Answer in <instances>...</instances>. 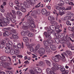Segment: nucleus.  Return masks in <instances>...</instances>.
I'll return each mask as SVG.
<instances>
[{
	"label": "nucleus",
	"instance_id": "1",
	"mask_svg": "<svg viewBox=\"0 0 74 74\" xmlns=\"http://www.w3.org/2000/svg\"><path fill=\"white\" fill-rule=\"evenodd\" d=\"M55 27L53 25H50L49 27H45V29L48 31L49 34H51V33H53L54 32V31Z\"/></svg>",
	"mask_w": 74,
	"mask_h": 74
},
{
	"label": "nucleus",
	"instance_id": "2",
	"mask_svg": "<svg viewBox=\"0 0 74 74\" xmlns=\"http://www.w3.org/2000/svg\"><path fill=\"white\" fill-rule=\"evenodd\" d=\"M41 13L43 15H45L46 16H48L51 14V12L49 11H47L45 9H43L42 10Z\"/></svg>",
	"mask_w": 74,
	"mask_h": 74
},
{
	"label": "nucleus",
	"instance_id": "3",
	"mask_svg": "<svg viewBox=\"0 0 74 74\" xmlns=\"http://www.w3.org/2000/svg\"><path fill=\"white\" fill-rule=\"evenodd\" d=\"M38 52L40 55H44L45 53V49L44 48H40L38 50Z\"/></svg>",
	"mask_w": 74,
	"mask_h": 74
},
{
	"label": "nucleus",
	"instance_id": "4",
	"mask_svg": "<svg viewBox=\"0 0 74 74\" xmlns=\"http://www.w3.org/2000/svg\"><path fill=\"white\" fill-rule=\"evenodd\" d=\"M64 40L66 41V40H70L72 42H74V40H73V38H70V37L69 36L68 34H66V36L64 37Z\"/></svg>",
	"mask_w": 74,
	"mask_h": 74
},
{
	"label": "nucleus",
	"instance_id": "5",
	"mask_svg": "<svg viewBox=\"0 0 74 74\" xmlns=\"http://www.w3.org/2000/svg\"><path fill=\"white\" fill-rule=\"evenodd\" d=\"M35 7L36 8H39V7L42 8V7H44V4H41V2H40L35 6Z\"/></svg>",
	"mask_w": 74,
	"mask_h": 74
},
{
	"label": "nucleus",
	"instance_id": "6",
	"mask_svg": "<svg viewBox=\"0 0 74 74\" xmlns=\"http://www.w3.org/2000/svg\"><path fill=\"white\" fill-rule=\"evenodd\" d=\"M23 3L25 5V8H30V4L28 3L27 2L24 1Z\"/></svg>",
	"mask_w": 74,
	"mask_h": 74
},
{
	"label": "nucleus",
	"instance_id": "7",
	"mask_svg": "<svg viewBox=\"0 0 74 74\" xmlns=\"http://www.w3.org/2000/svg\"><path fill=\"white\" fill-rule=\"evenodd\" d=\"M12 42L11 41H8V43L6 44V46H7V47H10L11 48H12Z\"/></svg>",
	"mask_w": 74,
	"mask_h": 74
},
{
	"label": "nucleus",
	"instance_id": "8",
	"mask_svg": "<svg viewBox=\"0 0 74 74\" xmlns=\"http://www.w3.org/2000/svg\"><path fill=\"white\" fill-rule=\"evenodd\" d=\"M59 14L61 16L63 15V14H65V12L63 11V10L62 9H60L59 10Z\"/></svg>",
	"mask_w": 74,
	"mask_h": 74
},
{
	"label": "nucleus",
	"instance_id": "9",
	"mask_svg": "<svg viewBox=\"0 0 74 74\" xmlns=\"http://www.w3.org/2000/svg\"><path fill=\"white\" fill-rule=\"evenodd\" d=\"M55 30L56 32H58V33H60V32L62 31V29H59V26H56L55 28Z\"/></svg>",
	"mask_w": 74,
	"mask_h": 74
},
{
	"label": "nucleus",
	"instance_id": "10",
	"mask_svg": "<svg viewBox=\"0 0 74 74\" xmlns=\"http://www.w3.org/2000/svg\"><path fill=\"white\" fill-rule=\"evenodd\" d=\"M22 45H21V44L20 43H18L17 45V46L18 48H19V49H21V48H22V49H23V48H24V46H23V42H22Z\"/></svg>",
	"mask_w": 74,
	"mask_h": 74
},
{
	"label": "nucleus",
	"instance_id": "11",
	"mask_svg": "<svg viewBox=\"0 0 74 74\" xmlns=\"http://www.w3.org/2000/svg\"><path fill=\"white\" fill-rule=\"evenodd\" d=\"M1 60L2 61H7L8 60V58L5 56H3L1 57Z\"/></svg>",
	"mask_w": 74,
	"mask_h": 74
},
{
	"label": "nucleus",
	"instance_id": "12",
	"mask_svg": "<svg viewBox=\"0 0 74 74\" xmlns=\"http://www.w3.org/2000/svg\"><path fill=\"white\" fill-rule=\"evenodd\" d=\"M5 29L8 30V31H10V32H12L14 29L12 27H8V28H5L3 29V30Z\"/></svg>",
	"mask_w": 74,
	"mask_h": 74
},
{
	"label": "nucleus",
	"instance_id": "13",
	"mask_svg": "<svg viewBox=\"0 0 74 74\" xmlns=\"http://www.w3.org/2000/svg\"><path fill=\"white\" fill-rule=\"evenodd\" d=\"M30 5L31 6H34L36 4V1L34 0H30Z\"/></svg>",
	"mask_w": 74,
	"mask_h": 74
},
{
	"label": "nucleus",
	"instance_id": "14",
	"mask_svg": "<svg viewBox=\"0 0 74 74\" xmlns=\"http://www.w3.org/2000/svg\"><path fill=\"white\" fill-rule=\"evenodd\" d=\"M47 41L49 44V45H52V44H53V41L50 39H47Z\"/></svg>",
	"mask_w": 74,
	"mask_h": 74
},
{
	"label": "nucleus",
	"instance_id": "15",
	"mask_svg": "<svg viewBox=\"0 0 74 74\" xmlns=\"http://www.w3.org/2000/svg\"><path fill=\"white\" fill-rule=\"evenodd\" d=\"M50 47L52 51H55V50L56 49V47L55 45H51L50 46Z\"/></svg>",
	"mask_w": 74,
	"mask_h": 74
},
{
	"label": "nucleus",
	"instance_id": "16",
	"mask_svg": "<svg viewBox=\"0 0 74 74\" xmlns=\"http://www.w3.org/2000/svg\"><path fill=\"white\" fill-rule=\"evenodd\" d=\"M43 44L45 45L44 47H48V46H49V45L48 43V42L47 41V40L44 41L43 42Z\"/></svg>",
	"mask_w": 74,
	"mask_h": 74
},
{
	"label": "nucleus",
	"instance_id": "17",
	"mask_svg": "<svg viewBox=\"0 0 74 74\" xmlns=\"http://www.w3.org/2000/svg\"><path fill=\"white\" fill-rule=\"evenodd\" d=\"M7 23L6 22H3L2 23H0V27H3L7 26Z\"/></svg>",
	"mask_w": 74,
	"mask_h": 74
},
{
	"label": "nucleus",
	"instance_id": "18",
	"mask_svg": "<svg viewBox=\"0 0 74 74\" xmlns=\"http://www.w3.org/2000/svg\"><path fill=\"white\" fill-rule=\"evenodd\" d=\"M34 70L35 71H38L39 73H41L42 71L41 69L39 68H35Z\"/></svg>",
	"mask_w": 74,
	"mask_h": 74
},
{
	"label": "nucleus",
	"instance_id": "19",
	"mask_svg": "<svg viewBox=\"0 0 74 74\" xmlns=\"http://www.w3.org/2000/svg\"><path fill=\"white\" fill-rule=\"evenodd\" d=\"M10 34V32L8 31H5L3 33V36L4 37H6L7 36H8Z\"/></svg>",
	"mask_w": 74,
	"mask_h": 74
},
{
	"label": "nucleus",
	"instance_id": "20",
	"mask_svg": "<svg viewBox=\"0 0 74 74\" xmlns=\"http://www.w3.org/2000/svg\"><path fill=\"white\" fill-rule=\"evenodd\" d=\"M11 47H8L7 49H6L5 51V52L7 53H10L11 52V49H10Z\"/></svg>",
	"mask_w": 74,
	"mask_h": 74
},
{
	"label": "nucleus",
	"instance_id": "21",
	"mask_svg": "<svg viewBox=\"0 0 74 74\" xmlns=\"http://www.w3.org/2000/svg\"><path fill=\"white\" fill-rule=\"evenodd\" d=\"M3 22H5L7 23H10V21H8L7 19L5 17H2Z\"/></svg>",
	"mask_w": 74,
	"mask_h": 74
},
{
	"label": "nucleus",
	"instance_id": "22",
	"mask_svg": "<svg viewBox=\"0 0 74 74\" xmlns=\"http://www.w3.org/2000/svg\"><path fill=\"white\" fill-rule=\"evenodd\" d=\"M53 57H54V58L58 59H62V57L59 55H56Z\"/></svg>",
	"mask_w": 74,
	"mask_h": 74
},
{
	"label": "nucleus",
	"instance_id": "23",
	"mask_svg": "<svg viewBox=\"0 0 74 74\" xmlns=\"http://www.w3.org/2000/svg\"><path fill=\"white\" fill-rule=\"evenodd\" d=\"M29 25L32 28H35L36 27V25H34V22L33 21L31 23L29 24Z\"/></svg>",
	"mask_w": 74,
	"mask_h": 74
},
{
	"label": "nucleus",
	"instance_id": "24",
	"mask_svg": "<svg viewBox=\"0 0 74 74\" xmlns=\"http://www.w3.org/2000/svg\"><path fill=\"white\" fill-rule=\"evenodd\" d=\"M52 59L53 60H54L55 62H59V59L57 58H55V57H52Z\"/></svg>",
	"mask_w": 74,
	"mask_h": 74
},
{
	"label": "nucleus",
	"instance_id": "25",
	"mask_svg": "<svg viewBox=\"0 0 74 74\" xmlns=\"http://www.w3.org/2000/svg\"><path fill=\"white\" fill-rule=\"evenodd\" d=\"M23 39L24 42H26L29 41L28 38L26 37H23Z\"/></svg>",
	"mask_w": 74,
	"mask_h": 74
},
{
	"label": "nucleus",
	"instance_id": "26",
	"mask_svg": "<svg viewBox=\"0 0 74 74\" xmlns=\"http://www.w3.org/2000/svg\"><path fill=\"white\" fill-rule=\"evenodd\" d=\"M48 19L49 21H52L55 20V18L51 16H49Z\"/></svg>",
	"mask_w": 74,
	"mask_h": 74
},
{
	"label": "nucleus",
	"instance_id": "27",
	"mask_svg": "<svg viewBox=\"0 0 74 74\" xmlns=\"http://www.w3.org/2000/svg\"><path fill=\"white\" fill-rule=\"evenodd\" d=\"M45 50L47 52L49 53L50 52V50H49V48L48 47H45Z\"/></svg>",
	"mask_w": 74,
	"mask_h": 74
},
{
	"label": "nucleus",
	"instance_id": "28",
	"mask_svg": "<svg viewBox=\"0 0 74 74\" xmlns=\"http://www.w3.org/2000/svg\"><path fill=\"white\" fill-rule=\"evenodd\" d=\"M47 34V35H46V36H45V38H47L48 39H51V38H51V35H50V34Z\"/></svg>",
	"mask_w": 74,
	"mask_h": 74
},
{
	"label": "nucleus",
	"instance_id": "29",
	"mask_svg": "<svg viewBox=\"0 0 74 74\" xmlns=\"http://www.w3.org/2000/svg\"><path fill=\"white\" fill-rule=\"evenodd\" d=\"M50 23L51 25H57V23L56 22L52 20L50 21Z\"/></svg>",
	"mask_w": 74,
	"mask_h": 74
},
{
	"label": "nucleus",
	"instance_id": "30",
	"mask_svg": "<svg viewBox=\"0 0 74 74\" xmlns=\"http://www.w3.org/2000/svg\"><path fill=\"white\" fill-rule=\"evenodd\" d=\"M37 15V12L35 10H34L31 13L32 16H36Z\"/></svg>",
	"mask_w": 74,
	"mask_h": 74
},
{
	"label": "nucleus",
	"instance_id": "31",
	"mask_svg": "<svg viewBox=\"0 0 74 74\" xmlns=\"http://www.w3.org/2000/svg\"><path fill=\"white\" fill-rule=\"evenodd\" d=\"M71 18V17L70 16H66L65 17L64 19L66 21H68V20H70Z\"/></svg>",
	"mask_w": 74,
	"mask_h": 74
},
{
	"label": "nucleus",
	"instance_id": "32",
	"mask_svg": "<svg viewBox=\"0 0 74 74\" xmlns=\"http://www.w3.org/2000/svg\"><path fill=\"white\" fill-rule=\"evenodd\" d=\"M38 64L40 66L43 67L44 66V62L42 61H40L38 63Z\"/></svg>",
	"mask_w": 74,
	"mask_h": 74
},
{
	"label": "nucleus",
	"instance_id": "33",
	"mask_svg": "<svg viewBox=\"0 0 74 74\" xmlns=\"http://www.w3.org/2000/svg\"><path fill=\"white\" fill-rule=\"evenodd\" d=\"M16 14L19 16H21L22 15V13L21 12L19 11H17Z\"/></svg>",
	"mask_w": 74,
	"mask_h": 74
},
{
	"label": "nucleus",
	"instance_id": "34",
	"mask_svg": "<svg viewBox=\"0 0 74 74\" xmlns=\"http://www.w3.org/2000/svg\"><path fill=\"white\" fill-rule=\"evenodd\" d=\"M13 37V38L14 40H17V39H18V36H17V35H13L12 36Z\"/></svg>",
	"mask_w": 74,
	"mask_h": 74
},
{
	"label": "nucleus",
	"instance_id": "35",
	"mask_svg": "<svg viewBox=\"0 0 74 74\" xmlns=\"http://www.w3.org/2000/svg\"><path fill=\"white\" fill-rule=\"evenodd\" d=\"M15 50L14 49H12L11 50L10 53L11 55H13L15 54Z\"/></svg>",
	"mask_w": 74,
	"mask_h": 74
},
{
	"label": "nucleus",
	"instance_id": "36",
	"mask_svg": "<svg viewBox=\"0 0 74 74\" xmlns=\"http://www.w3.org/2000/svg\"><path fill=\"white\" fill-rule=\"evenodd\" d=\"M20 10L23 12H25L26 11V8L25 7L23 8H21Z\"/></svg>",
	"mask_w": 74,
	"mask_h": 74
},
{
	"label": "nucleus",
	"instance_id": "37",
	"mask_svg": "<svg viewBox=\"0 0 74 74\" xmlns=\"http://www.w3.org/2000/svg\"><path fill=\"white\" fill-rule=\"evenodd\" d=\"M19 54V51L18 50H15V52L14 53V55H18Z\"/></svg>",
	"mask_w": 74,
	"mask_h": 74
},
{
	"label": "nucleus",
	"instance_id": "38",
	"mask_svg": "<svg viewBox=\"0 0 74 74\" xmlns=\"http://www.w3.org/2000/svg\"><path fill=\"white\" fill-rule=\"evenodd\" d=\"M27 23L28 25V24L31 23L33 22V20H27Z\"/></svg>",
	"mask_w": 74,
	"mask_h": 74
},
{
	"label": "nucleus",
	"instance_id": "39",
	"mask_svg": "<svg viewBox=\"0 0 74 74\" xmlns=\"http://www.w3.org/2000/svg\"><path fill=\"white\" fill-rule=\"evenodd\" d=\"M62 68V66L60 65H57V68H56V70H57L59 69L60 70Z\"/></svg>",
	"mask_w": 74,
	"mask_h": 74
},
{
	"label": "nucleus",
	"instance_id": "40",
	"mask_svg": "<svg viewBox=\"0 0 74 74\" xmlns=\"http://www.w3.org/2000/svg\"><path fill=\"white\" fill-rule=\"evenodd\" d=\"M21 34L23 36H25L26 35V32H24V31H22L21 32Z\"/></svg>",
	"mask_w": 74,
	"mask_h": 74
},
{
	"label": "nucleus",
	"instance_id": "41",
	"mask_svg": "<svg viewBox=\"0 0 74 74\" xmlns=\"http://www.w3.org/2000/svg\"><path fill=\"white\" fill-rule=\"evenodd\" d=\"M67 13L68 15L71 16H73L74 15V14L71 13V12L68 11L67 12Z\"/></svg>",
	"mask_w": 74,
	"mask_h": 74
},
{
	"label": "nucleus",
	"instance_id": "42",
	"mask_svg": "<svg viewBox=\"0 0 74 74\" xmlns=\"http://www.w3.org/2000/svg\"><path fill=\"white\" fill-rule=\"evenodd\" d=\"M6 43V41L5 40H1V44L5 45V44Z\"/></svg>",
	"mask_w": 74,
	"mask_h": 74
},
{
	"label": "nucleus",
	"instance_id": "43",
	"mask_svg": "<svg viewBox=\"0 0 74 74\" xmlns=\"http://www.w3.org/2000/svg\"><path fill=\"white\" fill-rule=\"evenodd\" d=\"M46 71H47V74H49L50 73V74H51V70H50V69L49 68L47 69L46 70Z\"/></svg>",
	"mask_w": 74,
	"mask_h": 74
},
{
	"label": "nucleus",
	"instance_id": "44",
	"mask_svg": "<svg viewBox=\"0 0 74 74\" xmlns=\"http://www.w3.org/2000/svg\"><path fill=\"white\" fill-rule=\"evenodd\" d=\"M55 41L57 44H59V39L58 38H55Z\"/></svg>",
	"mask_w": 74,
	"mask_h": 74
},
{
	"label": "nucleus",
	"instance_id": "45",
	"mask_svg": "<svg viewBox=\"0 0 74 74\" xmlns=\"http://www.w3.org/2000/svg\"><path fill=\"white\" fill-rule=\"evenodd\" d=\"M68 73H69V71L67 70H65L64 71L62 72V74H67Z\"/></svg>",
	"mask_w": 74,
	"mask_h": 74
},
{
	"label": "nucleus",
	"instance_id": "46",
	"mask_svg": "<svg viewBox=\"0 0 74 74\" xmlns=\"http://www.w3.org/2000/svg\"><path fill=\"white\" fill-rule=\"evenodd\" d=\"M3 68H7V69L8 70H12V68L11 67H8L6 66H3Z\"/></svg>",
	"mask_w": 74,
	"mask_h": 74
},
{
	"label": "nucleus",
	"instance_id": "47",
	"mask_svg": "<svg viewBox=\"0 0 74 74\" xmlns=\"http://www.w3.org/2000/svg\"><path fill=\"white\" fill-rule=\"evenodd\" d=\"M72 7L71 6H68L67 8L65 9V10H66L67 11L68 10H71Z\"/></svg>",
	"mask_w": 74,
	"mask_h": 74
},
{
	"label": "nucleus",
	"instance_id": "48",
	"mask_svg": "<svg viewBox=\"0 0 74 74\" xmlns=\"http://www.w3.org/2000/svg\"><path fill=\"white\" fill-rule=\"evenodd\" d=\"M9 4L10 5V7H12L13 5H14V3H12V2L11 1L9 2Z\"/></svg>",
	"mask_w": 74,
	"mask_h": 74
},
{
	"label": "nucleus",
	"instance_id": "49",
	"mask_svg": "<svg viewBox=\"0 0 74 74\" xmlns=\"http://www.w3.org/2000/svg\"><path fill=\"white\" fill-rule=\"evenodd\" d=\"M27 20H33V18L29 16H28L27 17Z\"/></svg>",
	"mask_w": 74,
	"mask_h": 74
},
{
	"label": "nucleus",
	"instance_id": "50",
	"mask_svg": "<svg viewBox=\"0 0 74 74\" xmlns=\"http://www.w3.org/2000/svg\"><path fill=\"white\" fill-rule=\"evenodd\" d=\"M13 47L14 48V49H15L16 50H18V47L17 46L13 45Z\"/></svg>",
	"mask_w": 74,
	"mask_h": 74
},
{
	"label": "nucleus",
	"instance_id": "51",
	"mask_svg": "<svg viewBox=\"0 0 74 74\" xmlns=\"http://www.w3.org/2000/svg\"><path fill=\"white\" fill-rule=\"evenodd\" d=\"M66 52L67 53L68 55L69 56H71L72 55V53L71 52H69L68 51H66Z\"/></svg>",
	"mask_w": 74,
	"mask_h": 74
},
{
	"label": "nucleus",
	"instance_id": "52",
	"mask_svg": "<svg viewBox=\"0 0 74 74\" xmlns=\"http://www.w3.org/2000/svg\"><path fill=\"white\" fill-rule=\"evenodd\" d=\"M12 32L13 33L14 35H18V33H17V32H16L15 30H13Z\"/></svg>",
	"mask_w": 74,
	"mask_h": 74
},
{
	"label": "nucleus",
	"instance_id": "53",
	"mask_svg": "<svg viewBox=\"0 0 74 74\" xmlns=\"http://www.w3.org/2000/svg\"><path fill=\"white\" fill-rule=\"evenodd\" d=\"M29 37H33L34 36V34L32 33H29L28 34Z\"/></svg>",
	"mask_w": 74,
	"mask_h": 74
},
{
	"label": "nucleus",
	"instance_id": "54",
	"mask_svg": "<svg viewBox=\"0 0 74 74\" xmlns=\"http://www.w3.org/2000/svg\"><path fill=\"white\" fill-rule=\"evenodd\" d=\"M66 24L68 26H71V24L70 22V21H67L66 22Z\"/></svg>",
	"mask_w": 74,
	"mask_h": 74
},
{
	"label": "nucleus",
	"instance_id": "55",
	"mask_svg": "<svg viewBox=\"0 0 74 74\" xmlns=\"http://www.w3.org/2000/svg\"><path fill=\"white\" fill-rule=\"evenodd\" d=\"M53 66L54 67L55 69L56 70V68H57V65H56V64L55 63H53Z\"/></svg>",
	"mask_w": 74,
	"mask_h": 74
},
{
	"label": "nucleus",
	"instance_id": "56",
	"mask_svg": "<svg viewBox=\"0 0 74 74\" xmlns=\"http://www.w3.org/2000/svg\"><path fill=\"white\" fill-rule=\"evenodd\" d=\"M56 10H61V7H59L58 6H56Z\"/></svg>",
	"mask_w": 74,
	"mask_h": 74
},
{
	"label": "nucleus",
	"instance_id": "57",
	"mask_svg": "<svg viewBox=\"0 0 74 74\" xmlns=\"http://www.w3.org/2000/svg\"><path fill=\"white\" fill-rule=\"evenodd\" d=\"M29 72L31 74H36L34 72V71L32 70H29Z\"/></svg>",
	"mask_w": 74,
	"mask_h": 74
},
{
	"label": "nucleus",
	"instance_id": "58",
	"mask_svg": "<svg viewBox=\"0 0 74 74\" xmlns=\"http://www.w3.org/2000/svg\"><path fill=\"white\" fill-rule=\"evenodd\" d=\"M60 3L62 5H63V4H64V2L63 0H60Z\"/></svg>",
	"mask_w": 74,
	"mask_h": 74
},
{
	"label": "nucleus",
	"instance_id": "59",
	"mask_svg": "<svg viewBox=\"0 0 74 74\" xmlns=\"http://www.w3.org/2000/svg\"><path fill=\"white\" fill-rule=\"evenodd\" d=\"M72 46L73 45H72V44L70 43H69L68 45V48H71L72 47Z\"/></svg>",
	"mask_w": 74,
	"mask_h": 74
},
{
	"label": "nucleus",
	"instance_id": "60",
	"mask_svg": "<svg viewBox=\"0 0 74 74\" xmlns=\"http://www.w3.org/2000/svg\"><path fill=\"white\" fill-rule=\"evenodd\" d=\"M5 46V45H3V44H1L0 45V48H4V47Z\"/></svg>",
	"mask_w": 74,
	"mask_h": 74
},
{
	"label": "nucleus",
	"instance_id": "61",
	"mask_svg": "<svg viewBox=\"0 0 74 74\" xmlns=\"http://www.w3.org/2000/svg\"><path fill=\"white\" fill-rule=\"evenodd\" d=\"M11 21L13 23H15V22H16V21H15V20L14 19V18H11Z\"/></svg>",
	"mask_w": 74,
	"mask_h": 74
},
{
	"label": "nucleus",
	"instance_id": "62",
	"mask_svg": "<svg viewBox=\"0 0 74 74\" xmlns=\"http://www.w3.org/2000/svg\"><path fill=\"white\" fill-rule=\"evenodd\" d=\"M27 23L25 22H24L23 23V26L24 27L26 26L27 25Z\"/></svg>",
	"mask_w": 74,
	"mask_h": 74
},
{
	"label": "nucleus",
	"instance_id": "63",
	"mask_svg": "<svg viewBox=\"0 0 74 74\" xmlns=\"http://www.w3.org/2000/svg\"><path fill=\"white\" fill-rule=\"evenodd\" d=\"M59 33L60 32H57V33L55 34V36L56 37H59Z\"/></svg>",
	"mask_w": 74,
	"mask_h": 74
},
{
	"label": "nucleus",
	"instance_id": "64",
	"mask_svg": "<svg viewBox=\"0 0 74 74\" xmlns=\"http://www.w3.org/2000/svg\"><path fill=\"white\" fill-rule=\"evenodd\" d=\"M69 5H72V6H74V3L72 2H71L69 3Z\"/></svg>",
	"mask_w": 74,
	"mask_h": 74
}]
</instances>
